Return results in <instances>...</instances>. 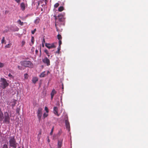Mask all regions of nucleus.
<instances>
[{"label": "nucleus", "mask_w": 148, "mask_h": 148, "mask_svg": "<svg viewBox=\"0 0 148 148\" xmlns=\"http://www.w3.org/2000/svg\"><path fill=\"white\" fill-rule=\"evenodd\" d=\"M63 120L65 121V125L66 129H67L69 131L70 130V126L69 123L68 121V116L66 114L64 113V115H63Z\"/></svg>", "instance_id": "nucleus-1"}, {"label": "nucleus", "mask_w": 148, "mask_h": 148, "mask_svg": "<svg viewBox=\"0 0 148 148\" xmlns=\"http://www.w3.org/2000/svg\"><path fill=\"white\" fill-rule=\"evenodd\" d=\"M22 65L25 67H32L33 66L32 63L29 61H24L21 62Z\"/></svg>", "instance_id": "nucleus-2"}, {"label": "nucleus", "mask_w": 148, "mask_h": 148, "mask_svg": "<svg viewBox=\"0 0 148 148\" xmlns=\"http://www.w3.org/2000/svg\"><path fill=\"white\" fill-rule=\"evenodd\" d=\"M1 86L3 89L5 88L9 85L6 79L4 78H1Z\"/></svg>", "instance_id": "nucleus-3"}, {"label": "nucleus", "mask_w": 148, "mask_h": 148, "mask_svg": "<svg viewBox=\"0 0 148 148\" xmlns=\"http://www.w3.org/2000/svg\"><path fill=\"white\" fill-rule=\"evenodd\" d=\"M42 108H38L37 112V115L39 121H40L42 114Z\"/></svg>", "instance_id": "nucleus-4"}, {"label": "nucleus", "mask_w": 148, "mask_h": 148, "mask_svg": "<svg viewBox=\"0 0 148 148\" xmlns=\"http://www.w3.org/2000/svg\"><path fill=\"white\" fill-rule=\"evenodd\" d=\"M46 4V2L45 0H42L39 1L38 3V7H40L42 6L43 8L45 7V5Z\"/></svg>", "instance_id": "nucleus-5"}, {"label": "nucleus", "mask_w": 148, "mask_h": 148, "mask_svg": "<svg viewBox=\"0 0 148 148\" xmlns=\"http://www.w3.org/2000/svg\"><path fill=\"white\" fill-rule=\"evenodd\" d=\"M55 44L56 43H55L51 44L46 43L45 44V46L49 49L54 48L56 47V46L55 45Z\"/></svg>", "instance_id": "nucleus-6"}, {"label": "nucleus", "mask_w": 148, "mask_h": 148, "mask_svg": "<svg viewBox=\"0 0 148 148\" xmlns=\"http://www.w3.org/2000/svg\"><path fill=\"white\" fill-rule=\"evenodd\" d=\"M10 145L11 146L14 147H16V145L15 139L14 137H12L11 138L9 141Z\"/></svg>", "instance_id": "nucleus-7"}, {"label": "nucleus", "mask_w": 148, "mask_h": 148, "mask_svg": "<svg viewBox=\"0 0 148 148\" xmlns=\"http://www.w3.org/2000/svg\"><path fill=\"white\" fill-rule=\"evenodd\" d=\"M4 118L5 122H9L10 118L8 113L7 112H5L4 113Z\"/></svg>", "instance_id": "nucleus-8"}, {"label": "nucleus", "mask_w": 148, "mask_h": 148, "mask_svg": "<svg viewBox=\"0 0 148 148\" xmlns=\"http://www.w3.org/2000/svg\"><path fill=\"white\" fill-rule=\"evenodd\" d=\"M42 61L44 63L47 64L48 66L50 64V62L49 60L47 57L45 58L42 59Z\"/></svg>", "instance_id": "nucleus-9"}, {"label": "nucleus", "mask_w": 148, "mask_h": 148, "mask_svg": "<svg viewBox=\"0 0 148 148\" xmlns=\"http://www.w3.org/2000/svg\"><path fill=\"white\" fill-rule=\"evenodd\" d=\"M53 112L54 114L58 116H59L60 115L61 112H58V108L56 107H54L53 108Z\"/></svg>", "instance_id": "nucleus-10"}, {"label": "nucleus", "mask_w": 148, "mask_h": 148, "mask_svg": "<svg viewBox=\"0 0 148 148\" xmlns=\"http://www.w3.org/2000/svg\"><path fill=\"white\" fill-rule=\"evenodd\" d=\"M49 73V71H47V73H46V72L45 71H43L40 75L39 77H44L46 76V75H48Z\"/></svg>", "instance_id": "nucleus-11"}, {"label": "nucleus", "mask_w": 148, "mask_h": 148, "mask_svg": "<svg viewBox=\"0 0 148 148\" xmlns=\"http://www.w3.org/2000/svg\"><path fill=\"white\" fill-rule=\"evenodd\" d=\"M56 93V91L54 89H53L51 93V99H52L54 95Z\"/></svg>", "instance_id": "nucleus-12"}, {"label": "nucleus", "mask_w": 148, "mask_h": 148, "mask_svg": "<svg viewBox=\"0 0 148 148\" xmlns=\"http://www.w3.org/2000/svg\"><path fill=\"white\" fill-rule=\"evenodd\" d=\"M20 6L21 10H24L25 9V5L24 3L22 2L20 4Z\"/></svg>", "instance_id": "nucleus-13"}, {"label": "nucleus", "mask_w": 148, "mask_h": 148, "mask_svg": "<svg viewBox=\"0 0 148 148\" xmlns=\"http://www.w3.org/2000/svg\"><path fill=\"white\" fill-rule=\"evenodd\" d=\"M62 140H61L60 141H58V148H60L62 146Z\"/></svg>", "instance_id": "nucleus-14"}, {"label": "nucleus", "mask_w": 148, "mask_h": 148, "mask_svg": "<svg viewBox=\"0 0 148 148\" xmlns=\"http://www.w3.org/2000/svg\"><path fill=\"white\" fill-rule=\"evenodd\" d=\"M38 78L36 77H34L32 79V82L35 84L38 81Z\"/></svg>", "instance_id": "nucleus-15"}, {"label": "nucleus", "mask_w": 148, "mask_h": 148, "mask_svg": "<svg viewBox=\"0 0 148 148\" xmlns=\"http://www.w3.org/2000/svg\"><path fill=\"white\" fill-rule=\"evenodd\" d=\"M58 17H59V20L60 21H63V16L62 15H58Z\"/></svg>", "instance_id": "nucleus-16"}, {"label": "nucleus", "mask_w": 148, "mask_h": 148, "mask_svg": "<svg viewBox=\"0 0 148 148\" xmlns=\"http://www.w3.org/2000/svg\"><path fill=\"white\" fill-rule=\"evenodd\" d=\"M3 118V114L2 112H1V109H0V121L2 120Z\"/></svg>", "instance_id": "nucleus-17"}, {"label": "nucleus", "mask_w": 148, "mask_h": 148, "mask_svg": "<svg viewBox=\"0 0 148 148\" xmlns=\"http://www.w3.org/2000/svg\"><path fill=\"white\" fill-rule=\"evenodd\" d=\"M40 21V18H37L34 21V23L35 24H37L39 23Z\"/></svg>", "instance_id": "nucleus-18"}, {"label": "nucleus", "mask_w": 148, "mask_h": 148, "mask_svg": "<svg viewBox=\"0 0 148 148\" xmlns=\"http://www.w3.org/2000/svg\"><path fill=\"white\" fill-rule=\"evenodd\" d=\"M63 9H64L63 7L62 6H61V7H60L58 8V10L60 12H61L63 10Z\"/></svg>", "instance_id": "nucleus-19"}, {"label": "nucleus", "mask_w": 148, "mask_h": 148, "mask_svg": "<svg viewBox=\"0 0 148 148\" xmlns=\"http://www.w3.org/2000/svg\"><path fill=\"white\" fill-rule=\"evenodd\" d=\"M48 115V114L47 113H44L43 114V117L44 119H45V118L47 117Z\"/></svg>", "instance_id": "nucleus-20"}, {"label": "nucleus", "mask_w": 148, "mask_h": 148, "mask_svg": "<svg viewBox=\"0 0 148 148\" xmlns=\"http://www.w3.org/2000/svg\"><path fill=\"white\" fill-rule=\"evenodd\" d=\"M18 23L20 25H23V22H21V20H18L17 21Z\"/></svg>", "instance_id": "nucleus-21"}, {"label": "nucleus", "mask_w": 148, "mask_h": 148, "mask_svg": "<svg viewBox=\"0 0 148 148\" xmlns=\"http://www.w3.org/2000/svg\"><path fill=\"white\" fill-rule=\"evenodd\" d=\"M11 45V43H9L8 44L6 45L5 46V47L6 48H9L10 47Z\"/></svg>", "instance_id": "nucleus-22"}, {"label": "nucleus", "mask_w": 148, "mask_h": 148, "mask_svg": "<svg viewBox=\"0 0 148 148\" xmlns=\"http://www.w3.org/2000/svg\"><path fill=\"white\" fill-rule=\"evenodd\" d=\"M24 78L25 79H27L28 78V76L27 74L25 73L24 75Z\"/></svg>", "instance_id": "nucleus-23"}, {"label": "nucleus", "mask_w": 148, "mask_h": 148, "mask_svg": "<svg viewBox=\"0 0 148 148\" xmlns=\"http://www.w3.org/2000/svg\"><path fill=\"white\" fill-rule=\"evenodd\" d=\"M25 42L24 40H23L21 42V46L23 47L25 45Z\"/></svg>", "instance_id": "nucleus-24"}, {"label": "nucleus", "mask_w": 148, "mask_h": 148, "mask_svg": "<svg viewBox=\"0 0 148 148\" xmlns=\"http://www.w3.org/2000/svg\"><path fill=\"white\" fill-rule=\"evenodd\" d=\"M4 66V64L0 62V67L1 68Z\"/></svg>", "instance_id": "nucleus-25"}, {"label": "nucleus", "mask_w": 148, "mask_h": 148, "mask_svg": "<svg viewBox=\"0 0 148 148\" xmlns=\"http://www.w3.org/2000/svg\"><path fill=\"white\" fill-rule=\"evenodd\" d=\"M59 3H57L54 5V7L55 8H56L57 7H58L59 6Z\"/></svg>", "instance_id": "nucleus-26"}, {"label": "nucleus", "mask_w": 148, "mask_h": 148, "mask_svg": "<svg viewBox=\"0 0 148 148\" xmlns=\"http://www.w3.org/2000/svg\"><path fill=\"white\" fill-rule=\"evenodd\" d=\"M5 42V37H3L1 40V43H3Z\"/></svg>", "instance_id": "nucleus-27"}, {"label": "nucleus", "mask_w": 148, "mask_h": 148, "mask_svg": "<svg viewBox=\"0 0 148 148\" xmlns=\"http://www.w3.org/2000/svg\"><path fill=\"white\" fill-rule=\"evenodd\" d=\"M45 40L44 39L42 41V46L43 47H44V43H45Z\"/></svg>", "instance_id": "nucleus-28"}, {"label": "nucleus", "mask_w": 148, "mask_h": 148, "mask_svg": "<svg viewBox=\"0 0 148 148\" xmlns=\"http://www.w3.org/2000/svg\"><path fill=\"white\" fill-rule=\"evenodd\" d=\"M57 37H58V38L59 40H60L61 38V37H62L61 36L60 34H58V35Z\"/></svg>", "instance_id": "nucleus-29"}, {"label": "nucleus", "mask_w": 148, "mask_h": 148, "mask_svg": "<svg viewBox=\"0 0 148 148\" xmlns=\"http://www.w3.org/2000/svg\"><path fill=\"white\" fill-rule=\"evenodd\" d=\"M45 110L46 111V112L48 113L49 112V110L48 108L47 107H45Z\"/></svg>", "instance_id": "nucleus-30"}, {"label": "nucleus", "mask_w": 148, "mask_h": 148, "mask_svg": "<svg viewBox=\"0 0 148 148\" xmlns=\"http://www.w3.org/2000/svg\"><path fill=\"white\" fill-rule=\"evenodd\" d=\"M44 52L47 54L48 55V53H49V52L46 49L44 50Z\"/></svg>", "instance_id": "nucleus-31"}, {"label": "nucleus", "mask_w": 148, "mask_h": 148, "mask_svg": "<svg viewBox=\"0 0 148 148\" xmlns=\"http://www.w3.org/2000/svg\"><path fill=\"white\" fill-rule=\"evenodd\" d=\"M53 127L52 128V129H51V131L50 133V134L51 135H52V134H53Z\"/></svg>", "instance_id": "nucleus-32"}, {"label": "nucleus", "mask_w": 148, "mask_h": 148, "mask_svg": "<svg viewBox=\"0 0 148 148\" xmlns=\"http://www.w3.org/2000/svg\"><path fill=\"white\" fill-rule=\"evenodd\" d=\"M60 47L59 46L58 47V51L56 52V53H59L60 50Z\"/></svg>", "instance_id": "nucleus-33"}, {"label": "nucleus", "mask_w": 148, "mask_h": 148, "mask_svg": "<svg viewBox=\"0 0 148 148\" xmlns=\"http://www.w3.org/2000/svg\"><path fill=\"white\" fill-rule=\"evenodd\" d=\"M36 31V29H35L33 31H32V34H34Z\"/></svg>", "instance_id": "nucleus-34"}, {"label": "nucleus", "mask_w": 148, "mask_h": 148, "mask_svg": "<svg viewBox=\"0 0 148 148\" xmlns=\"http://www.w3.org/2000/svg\"><path fill=\"white\" fill-rule=\"evenodd\" d=\"M32 44H33L34 43V37H32Z\"/></svg>", "instance_id": "nucleus-35"}, {"label": "nucleus", "mask_w": 148, "mask_h": 148, "mask_svg": "<svg viewBox=\"0 0 148 148\" xmlns=\"http://www.w3.org/2000/svg\"><path fill=\"white\" fill-rule=\"evenodd\" d=\"M3 148H8V147L7 145L5 144L3 145Z\"/></svg>", "instance_id": "nucleus-36"}, {"label": "nucleus", "mask_w": 148, "mask_h": 148, "mask_svg": "<svg viewBox=\"0 0 148 148\" xmlns=\"http://www.w3.org/2000/svg\"><path fill=\"white\" fill-rule=\"evenodd\" d=\"M34 49H35L34 48V47H32L31 49V51H32V52H34Z\"/></svg>", "instance_id": "nucleus-37"}, {"label": "nucleus", "mask_w": 148, "mask_h": 148, "mask_svg": "<svg viewBox=\"0 0 148 148\" xmlns=\"http://www.w3.org/2000/svg\"><path fill=\"white\" fill-rule=\"evenodd\" d=\"M15 1L18 3H19L21 1V0H15Z\"/></svg>", "instance_id": "nucleus-38"}, {"label": "nucleus", "mask_w": 148, "mask_h": 148, "mask_svg": "<svg viewBox=\"0 0 148 148\" xmlns=\"http://www.w3.org/2000/svg\"><path fill=\"white\" fill-rule=\"evenodd\" d=\"M59 46L60 47V46L62 44V42L61 40H59Z\"/></svg>", "instance_id": "nucleus-39"}, {"label": "nucleus", "mask_w": 148, "mask_h": 148, "mask_svg": "<svg viewBox=\"0 0 148 148\" xmlns=\"http://www.w3.org/2000/svg\"><path fill=\"white\" fill-rule=\"evenodd\" d=\"M8 76L10 77V78H12L13 77V76H12V75L10 73L9 75H8Z\"/></svg>", "instance_id": "nucleus-40"}, {"label": "nucleus", "mask_w": 148, "mask_h": 148, "mask_svg": "<svg viewBox=\"0 0 148 148\" xmlns=\"http://www.w3.org/2000/svg\"><path fill=\"white\" fill-rule=\"evenodd\" d=\"M60 102H61V103H62V96H61L60 97Z\"/></svg>", "instance_id": "nucleus-41"}, {"label": "nucleus", "mask_w": 148, "mask_h": 148, "mask_svg": "<svg viewBox=\"0 0 148 148\" xmlns=\"http://www.w3.org/2000/svg\"><path fill=\"white\" fill-rule=\"evenodd\" d=\"M47 141H48V142H50V140H49V138H48V139H47Z\"/></svg>", "instance_id": "nucleus-42"}, {"label": "nucleus", "mask_w": 148, "mask_h": 148, "mask_svg": "<svg viewBox=\"0 0 148 148\" xmlns=\"http://www.w3.org/2000/svg\"><path fill=\"white\" fill-rule=\"evenodd\" d=\"M38 50H37V49H36V53H38Z\"/></svg>", "instance_id": "nucleus-43"}, {"label": "nucleus", "mask_w": 148, "mask_h": 148, "mask_svg": "<svg viewBox=\"0 0 148 148\" xmlns=\"http://www.w3.org/2000/svg\"><path fill=\"white\" fill-rule=\"evenodd\" d=\"M18 68L19 69H21V68H20V66H18Z\"/></svg>", "instance_id": "nucleus-44"}, {"label": "nucleus", "mask_w": 148, "mask_h": 148, "mask_svg": "<svg viewBox=\"0 0 148 148\" xmlns=\"http://www.w3.org/2000/svg\"><path fill=\"white\" fill-rule=\"evenodd\" d=\"M47 56H48V57H49V56H50V55L49 54V53H48V55H47Z\"/></svg>", "instance_id": "nucleus-45"}, {"label": "nucleus", "mask_w": 148, "mask_h": 148, "mask_svg": "<svg viewBox=\"0 0 148 148\" xmlns=\"http://www.w3.org/2000/svg\"><path fill=\"white\" fill-rule=\"evenodd\" d=\"M55 26H56V28H57V26H56V23L55 24Z\"/></svg>", "instance_id": "nucleus-46"}, {"label": "nucleus", "mask_w": 148, "mask_h": 148, "mask_svg": "<svg viewBox=\"0 0 148 148\" xmlns=\"http://www.w3.org/2000/svg\"><path fill=\"white\" fill-rule=\"evenodd\" d=\"M41 11H42L43 10V8H41Z\"/></svg>", "instance_id": "nucleus-47"}, {"label": "nucleus", "mask_w": 148, "mask_h": 148, "mask_svg": "<svg viewBox=\"0 0 148 148\" xmlns=\"http://www.w3.org/2000/svg\"><path fill=\"white\" fill-rule=\"evenodd\" d=\"M62 89H63V86L62 87Z\"/></svg>", "instance_id": "nucleus-48"}, {"label": "nucleus", "mask_w": 148, "mask_h": 148, "mask_svg": "<svg viewBox=\"0 0 148 148\" xmlns=\"http://www.w3.org/2000/svg\"><path fill=\"white\" fill-rule=\"evenodd\" d=\"M58 104L59 105V103H58Z\"/></svg>", "instance_id": "nucleus-49"}, {"label": "nucleus", "mask_w": 148, "mask_h": 148, "mask_svg": "<svg viewBox=\"0 0 148 148\" xmlns=\"http://www.w3.org/2000/svg\"><path fill=\"white\" fill-rule=\"evenodd\" d=\"M40 134H41V133H40Z\"/></svg>", "instance_id": "nucleus-50"}]
</instances>
